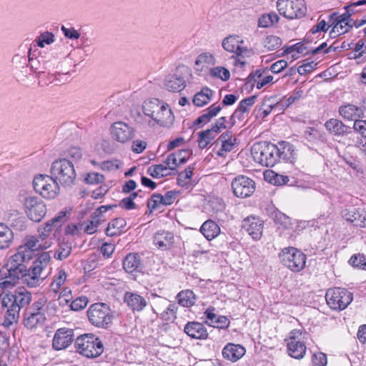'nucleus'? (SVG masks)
<instances>
[{
	"label": "nucleus",
	"mask_w": 366,
	"mask_h": 366,
	"mask_svg": "<svg viewBox=\"0 0 366 366\" xmlns=\"http://www.w3.org/2000/svg\"><path fill=\"white\" fill-rule=\"evenodd\" d=\"M55 40V36L51 32L45 31L41 34L36 39V42L38 46L43 48L45 45L52 44Z\"/></svg>",
	"instance_id": "nucleus-50"
},
{
	"label": "nucleus",
	"mask_w": 366,
	"mask_h": 366,
	"mask_svg": "<svg viewBox=\"0 0 366 366\" xmlns=\"http://www.w3.org/2000/svg\"><path fill=\"white\" fill-rule=\"evenodd\" d=\"M301 336L302 333L300 331H292L287 340L288 354L295 359L303 358L306 352L307 347L301 340Z\"/></svg>",
	"instance_id": "nucleus-17"
},
{
	"label": "nucleus",
	"mask_w": 366,
	"mask_h": 366,
	"mask_svg": "<svg viewBox=\"0 0 366 366\" xmlns=\"http://www.w3.org/2000/svg\"><path fill=\"white\" fill-rule=\"evenodd\" d=\"M339 113L345 119L355 121L356 118L361 117L362 110L355 105L348 104L340 107Z\"/></svg>",
	"instance_id": "nucleus-36"
},
{
	"label": "nucleus",
	"mask_w": 366,
	"mask_h": 366,
	"mask_svg": "<svg viewBox=\"0 0 366 366\" xmlns=\"http://www.w3.org/2000/svg\"><path fill=\"white\" fill-rule=\"evenodd\" d=\"M209 207L214 213L222 212L225 209L224 200L219 197H214L209 200Z\"/></svg>",
	"instance_id": "nucleus-52"
},
{
	"label": "nucleus",
	"mask_w": 366,
	"mask_h": 366,
	"mask_svg": "<svg viewBox=\"0 0 366 366\" xmlns=\"http://www.w3.org/2000/svg\"><path fill=\"white\" fill-rule=\"evenodd\" d=\"M71 247L69 244L64 243L59 245V249L55 252V258L62 260L66 259L71 253Z\"/></svg>",
	"instance_id": "nucleus-54"
},
{
	"label": "nucleus",
	"mask_w": 366,
	"mask_h": 366,
	"mask_svg": "<svg viewBox=\"0 0 366 366\" xmlns=\"http://www.w3.org/2000/svg\"><path fill=\"white\" fill-rule=\"evenodd\" d=\"M99 167L106 172L116 171L122 166V162L118 159L107 160L98 164Z\"/></svg>",
	"instance_id": "nucleus-48"
},
{
	"label": "nucleus",
	"mask_w": 366,
	"mask_h": 366,
	"mask_svg": "<svg viewBox=\"0 0 366 366\" xmlns=\"http://www.w3.org/2000/svg\"><path fill=\"white\" fill-rule=\"evenodd\" d=\"M327 305L335 310H345L352 300V294L340 287L329 289L325 295Z\"/></svg>",
	"instance_id": "nucleus-10"
},
{
	"label": "nucleus",
	"mask_w": 366,
	"mask_h": 366,
	"mask_svg": "<svg viewBox=\"0 0 366 366\" xmlns=\"http://www.w3.org/2000/svg\"><path fill=\"white\" fill-rule=\"evenodd\" d=\"M327 356L322 352H318L313 355L312 364L314 366H326Z\"/></svg>",
	"instance_id": "nucleus-63"
},
{
	"label": "nucleus",
	"mask_w": 366,
	"mask_h": 366,
	"mask_svg": "<svg viewBox=\"0 0 366 366\" xmlns=\"http://www.w3.org/2000/svg\"><path fill=\"white\" fill-rule=\"evenodd\" d=\"M64 35L69 39H78L80 37V33L73 27L66 28L62 26L61 28Z\"/></svg>",
	"instance_id": "nucleus-62"
},
{
	"label": "nucleus",
	"mask_w": 366,
	"mask_h": 366,
	"mask_svg": "<svg viewBox=\"0 0 366 366\" xmlns=\"http://www.w3.org/2000/svg\"><path fill=\"white\" fill-rule=\"evenodd\" d=\"M264 178L268 179L270 182L277 185H284L290 181L287 176L278 174L273 171H268L264 173Z\"/></svg>",
	"instance_id": "nucleus-43"
},
{
	"label": "nucleus",
	"mask_w": 366,
	"mask_h": 366,
	"mask_svg": "<svg viewBox=\"0 0 366 366\" xmlns=\"http://www.w3.org/2000/svg\"><path fill=\"white\" fill-rule=\"evenodd\" d=\"M255 162L267 167H272L280 159V148L273 144H256L251 149Z\"/></svg>",
	"instance_id": "nucleus-4"
},
{
	"label": "nucleus",
	"mask_w": 366,
	"mask_h": 366,
	"mask_svg": "<svg viewBox=\"0 0 366 366\" xmlns=\"http://www.w3.org/2000/svg\"><path fill=\"white\" fill-rule=\"evenodd\" d=\"M124 302L133 311L137 312L142 311L147 305V302L142 296L133 292L125 293Z\"/></svg>",
	"instance_id": "nucleus-29"
},
{
	"label": "nucleus",
	"mask_w": 366,
	"mask_h": 366,
	"mask_svg": "<svg viewBox=\"0 0 366 366\" xmlns=\"http://www.w3.org/2000/svg\"><path fill=\"white\" fill-rule=\"evenodd\" d=\"M104 219H103L102 214L100 212L97 210L94 213V216L92 217L89 224L86 227L85 229H92L94 227H100L102 224L104 223Z\"/></svg>",
	"instance_id": "nucleus-59"
},
{
	"label": "nucleus",
	"mask_w": 366,
	"mask_h": 366,
	"mask_svg": "<svg viewBox=\"0 0 366 366\" xmlns=\"http://www.w3.org/2000/svg\"><path fill=\"white\" fill-rule=\"evenodd\" d=\"M226 122V117H222L219 118L209 129L214 132L215 131V134L218 135L222 129L227 128Z\"/></svg>",
	"instance_id": "nucleus-61"
},
{
	"label": "nucleus",
	"mask_w": 366,
	"mask_h": 366,
	"mask_svg": "<svg viewBox=\"0 0 366 366\" xmlns=\"http://www.w3.org/2000/svg\"><path fill=\"white\" fill-rule=\"evenodd\" d=\"M198 145L200 149L206 148L217 136L215 134V131L207 129L204 131H202L198 134Z\"/></svg>",
	"instance_id": "nucleus-39"
},
{
	"label": "nucleus",
	"mask_w": 366,
	"mask_h": 366,
	"mask_svg": "<svg viewBox=\"0 0 366 366\" xmlns=\"http://www.w3.org/2000/svg\"><path fill=\"white\" fill-rule=\"evenodd\" d=\"M74 330L66 327L58 329L54 336L52 347L55 350L67 348L73 342Z\"/></svg>",
	"instance_id": "nucleus-20"
},
{
	"label": "nucleus",
	"mask_w": 366,
	"mask_h": 366,
	"mask_svg": "<svg viewBox=\"0 0 366 366\" xmlns=\"http://www.w3.org/2000/svg\"><path fill=\"white\" fill-rule=\"evenodd\" d=\"M66 274L64 269H59L58 273L54 277L53 282L51 284V288L56 292L61 286L65 282Z\"/></svg>",
	"instance_id": "nucleus-47"
},
{
	"label": "nucleus",
	"mask_w": 366,
	"mask_h": 366,
	"mask_svg": "<svg viewBox=\"0 0 366 366\" xmlns=\"http://www.w3.org/2000/svg\"><path fill=\"white\" fill-rule=\"evenodd\" d=\"M282 39L274 35H271L267 37L265 41V47H267L269 50L273 51L282 45Z\"/></svg>",
	"instance_id": "nucleus-53"
},
{
	"label": "nucleus",
	"mask_w": 366,
	"mask_h": 366,
	"mask_svg": "<svg viewBox=\"0 0 366 366\" xmlns=\"http://www.w3.org/2000/svg\"><path fill=\"white\" fill-rule=\"evenodd\" d=\"M214 92L209 87H203L193 97V104L199 107L207 104L213 97Z\"/></svg>",
	"instance_id": "nucleus-35"
},
{
	"label": "nucleus",
	"mask_w": 366,
	"mask_h": 366,
	"mask_svg": "<svg viewBox=\"0 0 366 366\" xmlns=\"http://www.w3.org/2000/svg\"><path fill=\"white\" fill-rule=\"evenodd\" d=\"M178 302L183 307H191L195 302V295L192 290H187L179 292L177 296Z\"/></svg>",
	"instance_id": "nucleus-40"
},
{
	"label": "nucleus",
	"mask_w": 366,
	"mask_h": 366,
	"mask_svg": "<svg viewBox=\"0 0 366 366\" xmlns=\"http://www.w3.org/2000/svg\"><path fill=\"white\" fill-rule=\"evenodd\" d=\"M142 110L145 117L142 123L149 127L154 128L157 125L170 127L174 124L175 117L172 109L168 104L159 99L145 100Z\"/></svg>",
	"instance_id": "nucleus-1"
},
{
	"label": "nucleus",
	"mask_w": 366,
	"mask_h": 366,
	"mask_svg": "<svg viewBox=\"0 0 366 366\" xmlns=\"http://www.w3.org/2000/svg\"><path fill=\"white\" fill-rule=\"evenodd\" d=\"M164 86L169 92H179L185 88L186 80L182 74L175 73L167 77Z\"/></svg>",
	"instance_id": "nucleus-27"
},
{
	"label": "nucleus",
	"mask_w": 366,
	"mask_h": 366,
	"mask_svg": "<svg viewBox=\"0 0 366 366\" xmlns=\"http://www.w3.org/2000/svg\"><path fill=\"white\" fill-rule=\"evenodd\" d=\"M209 74L212 78L227 81L230 78L229 71L224 66H216L210 69Z\"/></svg>",
	"instance_id": "nucleus-45"
},
{
	"label": "nucleus",
	"mask_w": 366,
	"mask_h": 366,
	"mask_svg": "<svg viewBox=\"0 0 366 366\" xmlns=\"http://www.w3.org/2000/svg\"><path fill=\"white\" fill-rule=\"evenodd\" d=\"M303 96V92L298 90L295 92L288 98L284 97L281 102H278V104L281 109L289 107L290 105L300 100Z\"/></svg>",
	"instance_id": "nucleus-46"
},
{
	"label": "nucleus",
	"mask_w": 366,
	"mask_h": 366,
	"mask_svg": "<svg viewBox=\"0 0 366 366\" xmlns=\"http://www.w3.org/2000/svg\"><path fill=\"white\" fill-rule=\"evenodd\" d=\"M229 323V319L225 316H217L216 320L214 319L213 322H207L209 326L222 329L228 327Z\"/></svg>",
	"instance_id": "nucleus-55"
},
{
	"label": "nucleus",
	"mask_w": 366,
	"mask_h": 366,
	"mask_svg": "<svg viewBox=\"0 0 366 366\" xmlns=\"http://www.w3.org/2000/svg\"><path fill=\"white\" fill-rule=\"evenodd\" d=\"M218 141L221 142V147L217 152V155L224 157L228 152L232 151L237 145L238 141L230 131H226L222 133L218 138Z\"/></svg>",
	"instance_id": "nucleus-22"
},
{
	"label": "nucleus",
	"mask_w": 366,
	"mask_h": 366,
	"mask_svg": "<svg viewBox=\"0 0 366 366\" xmlns=\"http://www.w3.org/2000/svg\"><path fill=\"white\" fill-rule=\"evenodd\" d=\"M174 234L169 230H159L154 237V242L159 249L166 250L173 244Z\"/></svg>",
	"instance_id": "nucleus-24"
},
{
	"label": "nucleus",
	"mask_w": 366,
	"mask_h": 366,
	"mask_svg": "<svg viewBox=\"0 0 366 366\" xmlns=\"http://www.w3.org/2000/svg\"><path fill=\"white\" fill-rule=\"evenodd\" d=\"M233 194L238 198L250 197L255 191V182L244 175H238L231 182Z\"/></svg>",
	"instance_id": "nucleus-13"
},
{
	"label": "nucleus",
	"mask_w": 366,
	"mask_h": 366,
	"mask_svg": "<svg viewBox=\"0 0 366 366\" xmlns=\"http://www.w3.org/2000/svg\"><path fill=\"white\" fill-rule=\"evenodd\" d=\"M74 345L76 352L88 358L99 357L104 351L102 340L93 334L78 337Z\"/></svg>",
	"instance_id": "nucleus-3"
},
{
	"label": "nucleus",
	"mask_w": 366,
	"mask_h": 366,
	"mask_svg": "<svg viewBox=\"0 0 366 366\" xmlns=\"http://www.w3.org/2000/svg\"><path fill=\"white\" fill-rule=\"evenodd\" d=\"M171 169L167 165L154 164L147 169V174L153 178L159 179L172 174Z\"/></svg>",
	"instance_id": "nucleus-38"
},
{
	"label": "nucleus",
	"mask_w": 366,
	"mask_h": 366,
	"mask_svg": "<svg viewBox=\"0 0 366 366\" xmlns=\"http://www.w3.org/2000/svg\"><path fill=\"white\" fill-rule=\"evenodd\" d=\"M222 109L220 104H215L211 105L207 109L204 110V112L200 115L194 122L195 125H204L209 122L211 119L216 117Z\"/></svg>",
	"instance_id": "nucleus-33"
},
{
	"label": "nucleus",
	"mask_w": 366,
	"mask_h": 366,
	"mask_svg": "<svg viewBox=\"0 0 366 366\" xmlns=\"http://www.w3.org/2000/svg\"><path fill=\"white\" fill-rule=\"evenodd\" d=\"M327 131L332 135L343 137L351 132V128L337 119H330L325 123Z\"/></svg>",
	"instance_id": "nucleus-23"
},
{
	"label": "nucleus",
	"mask_w": 366,
	"mask_h": 366,
	"mask_svg": "<svg viewBox=\"0 0 366 366\" xmlns=\"http://www.w3.org/2000/svg\"><path fill=\"white\" fill-rule=\"evenodd\" d=\"M41 268L39 266H32L28 270H24V284L29 287L39 286L44 280L41 277Z\"/></svg>",
	"instance_id": "nucleus-28"
},
{
	"label": "nucleus",
	"mask_w": 366,
	"mask_h": 366,
	"mask_svg": "<svg viewBox=\"0 0 366 366\" xmlns=\"http://www.w3.org/2000/svg\"><path fill=\"white\" fill-rule=\"evenodd\" d=\"M109 132L112 139L121 144L129 142L135 136L134 128L122 121L114 122L110 127Z\"/></svg>",
	"instance_id": "nucleus-15"
},
{
	"label": "nucleus",
	"mask_w": 366,
	"mask_h": 366,
	"mask_svg": "<svg viewBox=\"0 0 366 366\" xmlns=\"http://www.w3.org/2000/svg\"><path fill=\"white\" fill-rule=\"evenodd\" d=\"M49 247V244L44 242V238H41V235L39 237H28L24 242V259L26 258L30 259L33 255H39Z\"/></svg>",
	"instance_id": "nucleus-18"
},
{
	"label": "nucleus",
	"mask_w": 366,
	"mask_h": 366,
	"mask_svg": "<svg viewBox=\"0 0 366 366\" xmlns=\"http://www.w3.org/2000/svg\"><path fill=\"white\" fill-rule=\"evenodd\" d=\"M71 208H65L46 222L47 227L54 229H78L75 223L71 222Z\"/></svg>",
	"instance_id": "nucleus-19"
},
{
	"label": "nucleus",
	"mask_w": 366,
	"mask_h": 366,
	"mask_svg": "<svg viewBox=\"0 0 366 366\" xmlns=\"http://www.w3.org/2000/svg\"><path fill=\"white\" fill-rule=\"evenodd\" d=\"M9 303H11V305L7 310L6 315L5 316V321L4 322V325L6 327L11 325L19 318L21 305L23 304V297H21L17 300V297L14 295H11V297L6 295L1 300L3 307H7Z\"/></svg>",
	"instance_id": "nucleus-16"
},
{
	"label": "nucleus",
	"mask_w": 366,
	"mask_h": 366,
	"mask_svg": "<svg viewBox=\"0 0 366 366\" xmlns=\"http://www.w3.org/2000/svg\"><path fill=\"white\" fill-rule=\"evenodd\" d=\"M244 39L237 34H230L224 37L222 41V47L224 51L232 54V58L236 59L237 63L244 65V61L242 59L249 57L252 51L247 46H244Z\"/></svg>",
	"instance_id": "nucleus-5"
},
{
	"label": "nucleus",
	"mask_w": 366,
	"mask_h": 366,
	"mask_svg": "<svg viewBox=\"0 0 366 366\" xmlns=\"http://www.w3.org/2000/svg\"><path fill=\"white\" fill-rule=\"evenodd\" d=\"M184 332L194 339L205 340L208 337L207 329L203 324L189 322L184 326Z\"/></svg>",
	"instance_id": "nucleus-25"
},
{
	"label": "nucleus",
	"mask_w": 366,
	"mask_h": 366,
	"mask_svg": "<svg viewBox=\"0 0 366 366\" xmlns=\"http://www.w3.org/2000/svg\"><path fill=\"white\" fill-rule=\"evenodd\" d=\"M89 322L98 327L106 328L111 324L112 316L109 307L104 303H95L87 311Z\"/></svg>",
	"instance_id": "nucleus-11"
},
{
	"label": "nucleus",
	"mask_w": 366,
	"mask_h": 366,
	"mask_svg": "<svg viewBox=\"0 0 366 366\" xmlns=\"http://www.w3.org/2000/svg\"><path fill=\"white\" fill-rule=\"evenodd\" d=\"M88 299L86 297H80L73 300L70 304L72 310L79 311L86 307Z\"/></svg>",
	"instance_id": "nucleus-58"
},
{
	"label": "nucleus",
	"mask_w": 366,
	"mask_h": 366,
	"mask_svg": "<svg viewBox=\"0 0 366 366\" xmlns=\"http://www.w3.org/2000/svg\"><path fill=\"white\" fill-rule=\"evenodd\" d=\"M13 238L12 230H0V248L4 249L9 246V242Z\"/></svg>",
	"instance_id": "nucleus-56"
},
{
	"label": "nucleus",
	"mask_w": 366,
	"mask_h": 366,
	"mask_svg": "<svg viewBox=\"0 0 366 366\" xmlns=\"http://www.w3.org/2000/svg\"><path fill=\"white\" fill-rule=\"evenodd\" d=\"M264 220H262L259 217L250 215L242 220V227L243 229L262 228L264 227Z\"/></svg>",
	"instance_id": "nucleus-41"
},
{
	"label": "nucleus",
	"mask_w": 366,
	"mask_h": 366,
	"mask_svg": "<svg viewBox=\"0 0 366 366\" xmlns=\"http://www.w3.org/2000/svg\"><path fill=\"white\" fill-rule=\"evenodd\" d=\"M5 267H7L9 272L4 278L9 280L0 282V288L2 290L15 286L18 281L23 277V252L18 251L11 256Z\"/></svg>",
	"instance_id": "nucleus-7"
},
{
	"label": "nucleus",
	"mask_w": 366,
	"mask_h": 366,
	"mask_svg": "<svg viewBox=\"0 0 366 366\" xmlns=\"http://www.w3.org/2000/svg\"><path fill=\"white\" fill-rule=\"evenodd\" d=\"M281 262L291 271L298 272L306 264V255L295 247H286L279 254Z\"/></svg>",
	"instance_id": "nucleus-8"
},
{
	"label": "nucleus",
	"mask_w": 366,
	"mask_h": 366,
	"mask_svg": "<svg viewBox=\"0 0 366 366\" xmlns=\"http://www.w3.org/2000/svg\"><path fill=\"white\" fill-rule=\"evenodd\" d=\"M24 212L34 222H40L46 213L43 200L37 197H29L24 200Z\"/></svg>",
	"instance_id": "nucleus-14"
},
{
	"label": "nucleus",
	"mask_w": 366,
	"mask_h": 366,
	"mask_svg": "<svg viewBox=\"0 0 366 366\" xmlns=\"http://www.w3.org/2000/svg\"><path fill=\"white\" fill-rule=\"evenodd\" d=\"M350 12L353 13V11L347 10L341 15L333 13L330 16V26L332 27L330 34L332 38L344 34L352 28Z\"/></svg>",
	"instance_id": "nucleus-12"
},
{
	"label": "nucleus",
	"mask_w": 366,
	"mask_h": 366,
	"mask_svg": "<svg viewBox=\"0 0 366 366\" xmlns=\"http://www.w3.org/2000/svg\"><path fill=\"white\" fill-rule=\"evenodd\" d=\"M245 352L246 350L243 346L229 343L223 348L222 355L226 359L236 362L245 354Z\"/></svg>",
	"instance_id": "nucleus-31"
},
{
	"label": "nucleus",
	"mask_w": 366,
	"mask_h": 366,
	"mask_svg": "<svg viewBox=\"0 0 366 366\" xmlns=\"http://www.w3.org/2000/svg\"><path fill=\"white\" fill-rule=\"evenodd\" d=\"M123 267L124 269L128 273L141 272L143 268V264L138 254H128L123 261Z\"/></svg>",
	"instance_id": "nucleus-30"
},
{
	"label": "nucleus",
	"mask_w": 366,
	"mask_h": 366,
	"mask_svg": "<svg viewBox=\"0 0 366 366\" xmlns=\"http://www.w3.org/2000/svg\"><path fill=\"white\" fill-rule=\"evenodd\" d=\"M26 314L28 317L24 319V326L28 328L31 329L44 320V315L41 312H33L31 309H26Z\"/></svg>",
	"instance_id": "nucleus-37"
},
{
	"label": "nucleus",
	"mask_w": 366,
	"mask_h": 366,
	"mask_svg": "<svg viewBox=\"0 0 366 366\" xmlns=\"http://www.w3.org/2000/svg\"><path fill=\"white\" fill-rule=\"evenodd\" d=\"M295 155L296 153L293 146L290 144H284L282 151L280 149V159L292 162L295 159Z\"/></svg>",
	"instance_id": "nucleus-44"
},
{
	"label": "nucleus",
	"mask_w": 366,
	"mask_h": 366,
	"mask_svg": "<svg viewBox=\"0 0 366 366\" xmlns=\"http://www.w3.org/2000/svg\"><path fill=\"white\" fill-rule=\"evenodd\" d=\"M276 6L280 15L290 19L301 18L307 11L304 0H278Z\"/></svg>",
	"instance_id": "nucleus-9"
},
{
	"label": "nucleus",
	"mask_w": 366,
	"mask_h": 366,
	"mask_svg": "<svg viewBox=\"0 0 366 366\" xmlns=\"http://www.w3.org/2000/svg\"><path fill=\"white\" fill-rule=\"evenodd\" d=\"M32 184L34 190L44 199H53L59 194V185L51 174L35 176Z\"/></svg>",
	"instance_id": "nucleus-6"
},
{
	"label": "nucleus",
	"mask_w": 366,
	"mask_h": 366,
	"mask_svg": "<svg viewBox=\"0 0 366 366\" xmlns=\"http://www.w3.org/2000/svg\"><path fill=\"white\" fill-rule=\"evenodd\" d=\"M257 97L251 96L248 98L242 99L237 107V109L234 111L233 114L230 117L229 124L230 127H233L235 123V117L238 114H244V113H248L249 109L254 105L255 103Z\"/></svg>",
	"instance_id": "nucleus-32"
},
{
	"label": "nucleus",
	"mask_w": 366,
	"mask_h": 366,
	"mask_svg": "<svg viewBox=\"0 0 366 366\" xmlns=\"http://www.w3.org/2000/svg\"><path fill=\"white\" fill-rule=\"evenodd\" d=\"M274 222H276L278 229H280L281 227H282V229H288L290 227H292L294 224L291 222L289 217L281 212L275 214Z\"/></svg>",
	"instance_id": "nucleus-49"
},
{
	"label": "nucleus",
	"mask_w": 366,
	"mask_h": 366,
	"mask_svg": "<svg viewBox=\"0 0 366 366\" xmlns=\"http://www.w3.org/2000/svg\"><path fill=\"white\" fill-rule=\"evenodd\" d=\"M217 64V59L213 54L205 51L199 54L195 60V69L202 71L207 66Z\"/></svg>",
	"instance_id": "nucleus-34"
},
{
	"label": "nucleus",
	"mask_w": 366,
	"mask_h": 366,
	"mask_svg": "<svg viewBox=\"0 0 366 366\" xmlns=\"http://www.w3.org/2000/svg\"><path fill=\"white\" fill-rule=\"evenodd\" d=\"M194 168L191 166L187 167L184 171L178 174L177 184L180 187L187 188L189 185L190 179L193 174Z\"/></svg>",
	"instance_id": "nucleus-42"
},
{
	"label": "nucleus",
	"mask_w": 366,
	"mask_h": 366,
	"mask_svg": "<svg viewBox=\"0 0 366 366\" xmlns=\"http://www.w3.org/2000/svg\"><path fill=\"white\" fill-rule=\"evenodd\" d=\"M353 129L363 137L366 138V120H355Z\"/></svg>",
	"instance_id": "nucleus-64"
},
{
	"label": "nucleus",
	"mask_w": 366,
	"mask_h": 366,
	"mask_svg": "<svg viewBox=\"0 0 366 366\" xmlns=\"http://www.w3.org/2000/svg\"><path fill=\"white\" fill-rule=\"evenodd\" d=\"M350 263L353 267H357L366 269V257L361 254H355L350 259Z\"/></svg>",
	"instance_id": "nucleus-57"
},
{
	"label": "nucleus",
	"mask_w": 366,
	"mask_h": 366,
	"mask_svg": "<svg viewBox=\"0 0 366 366\" xmlns=\"http://www.w3.org/2000/svg\"><path fill=\"white\" fill-rule=\"evenodd\" d=\"M50 174L63 187L74 184L76 177L74 164L66 159H59L52 162Z\"/></svg>",
	"instance_id": "nucleus-2"
},
{
	"label": "nucleus",
	"mask_w": 366,
	"mask_h": 366,
	"mask_svg": "<svg viewBox=\"0 0 366 366\" xmlns=\"http://www.w3.org/2000/svg\"><path fill=\"white\" fill-rule=\"evenodd\" d=\"M190 154L189 150L182 149L177 152L170 154L167 156L165 164L173 171L176 170L177 168L181 164H184Z\"/></svg>",
	"instance_id": "nucleus-26"
},
{
	"label": "nucleus",
	"mask_w": 366,
	"mask_h": 366,
	"mask_svg": "<svg viewBox=\"0 0 366 366\" xmlns=\"http://www.w3.org/2000/svg\"><path fill=\"white\" fill-rule=\"evenodd\" d=\"M161 206H163V203L162 195L160 194H152L147 201V207L151 211L159 209Z\"/></svg>",
	"instance_id": "nucleus-51"
},
{
	"label": "nucleus",
	"mask_w": 366,
	"mask_h": 366,
	"mask_svg": "<svg viewBox=\"0 0 366 366\" xmlns=\"http://www.w3.org/2000/svg\"><path fill=\"white\" fill-rule=\"evenodd\" d=\"M72 299L71 290L69 287H65L59 296V302L61 306L67 305Z\"/></svg>",
	"instance_id": "nucleus-60"
},
{
	"label": "nucleus",
	"mask_w": 366,
	"mask_h": 366,
	"mask_svg": "<svg viewBox=\"0 0 366 366\" xmlns=\"http://www.w3.org/2000/svg\"><path fill=\"white\" fill-rule=\"evenodd\" d=\"M342 216L354 227H366V211L360 207L348 208L342 211Z\"/></svg>",
	"instance_id": "nucleus-21"
}]
</instances>
